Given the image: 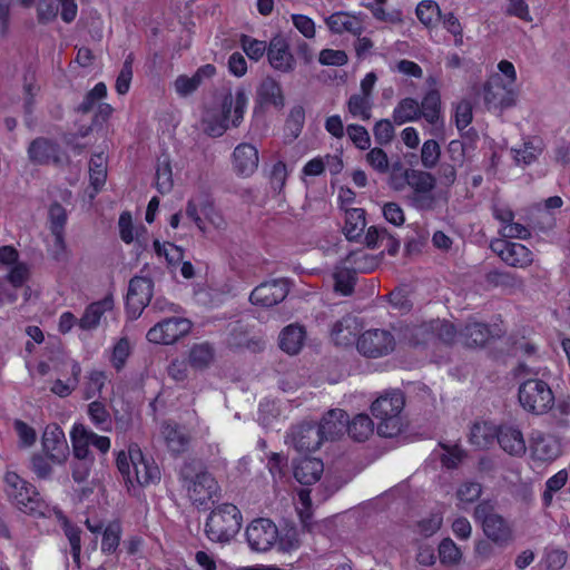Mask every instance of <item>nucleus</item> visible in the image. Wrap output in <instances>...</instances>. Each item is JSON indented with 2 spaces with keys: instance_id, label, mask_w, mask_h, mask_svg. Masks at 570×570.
Segmentation results:
<instances>
[{
  "instance_id": "20",
  "label": "nucleus",
  "mask_w": 570,
  "mask_h": 570,
  "mask_svg": "<svg viewBox=\"0 0 570 570\" xmlns=\"http://www.w3.org/2000/svg\"><path fill=\"white\" fill-rule=\"evenodd\" d=\"M57 371L60 375L68 377L65 381L57 379L52 383L50 391L59 397H67L76 390L79 384L81 366L78 361L66 357L57 367Z\"/></svg>"
},
{
  "instance_id": "2",
  "label": "nucleus",
  "mask_w": 570,
  "mask_h": 570,
  "mask_svg": "<svg viewBox=\"0 0 570 570\" xmlns=\"http://www.w3.org/2000/svg\"><path fill=\"white\" fill-rule=\"evenodd\" d=\"M3 483L8 499L21 512L32 517L49 518L57 514L60 518L61 511L43 500L37 489L14 471L4 473Z\"/></svg>"
},
{
  "instance_id": "29",
  "label": "nucleus",
  "mask_w": 570,
  "mask_h": 570,
  "mask_svg": "<svg viewBox=\"0 0 570 570\" xmlns=\"http://www.w3.org/2000/svg\"><path fill=\"white\" fill-rule=\"evenodd\" d=\"M346 422L347 414L343 410L328 411L317 425L323 440H334L340 436L345 431Z\"/></svg>"
},
{
  "instance_id": "18",
  "label": "nucleus",
  "mask_w": 570,
  "mask_h": 570,
  "mask_svg": "<svg viewBox=\"0 0 570 570\" xmlns=\"http://www.w3.org/2000/svg\"><path fill=\"white\" fill-rule=\"evenodd\" d=\"M28 158L35 165L63 164L66 157L59 146L51 139L39 137L28 147Z\"/></svg>"
},
{
  "instance_id": "51",
  "label": "nucleus",
  "mask_w": 570,
  "mask_h": 570,
  "mask_svg": "<svg viewBox=\"0 0 570 570\" xmlns=\"http://www.w3.org/2000/svg\"><path fill=\"white\" fill-rule=\"evenodd\" d=\"M373 430V421L366 414H357L347 426L350 436L358 442L368 439V436L372 435Z\"/></svg>"
},
{
  "instance_id": "22",
  "label": "nucleus",
  "mask_w": 570,
  "mask_h": 570,
  "mask_svg": "<svg viewBox=\"0 0 570 570\" xmlns=\"http://www.w3.org/2000/svg\"><path fill=\"white\" fill-rule=\"evenodd\" d=\"M233 169L238 176L249 177L258 168L259 153L256 146L242 142L237 145L232 155Z\"/></svg>"
},
{
  "instance_id": "52",
  "label": "nucleus",
  "mask_w": 570,
  "mask_h": 570,
  "mask_svg": "<svg viewBox=\"0 0 570 570\" xmlns=\"http://www.w3.org/2000/svg\"><path fill=\"white\" fill-rule=\"evenodd\" d=\"M438 551L440 562L445 567L458 566L463 558L461 549L450 538H444L440 542Z\"/></svg>"
},
{
  "instance_id": "19",
  "label": "nucleus",
  "mask_w": 570,
  "mask_h": 570,
  "mask_svg": "<svg viewBox=\"0 0 570 570\" xmlns=\"http://www.w3.org/2000/svg\"><path fill=\"white\" fill-rule=\"evenodd\" d=\"M287 294V282L285 279H273L256 286L249 298L254 305L269 307L282 302Z\"/></svg>"
},
{
  "instance_id": "46",
  "label": "nucleus",
  "mask_w": 570,
  "mask_h": 570,
  "mask_svg": "<svg viewBox=\"0 0 570 570\" xmlns=\"http://www.w3.org/2000/svg\"><path fill=\"white\" fill-rule=\"evenodd\" d=\"M498 430L491 422H476L471 429L470 441L478 448H485L497 439Z\"/></svg>"
},
{
  "instance_id": "7",
  "label": "nucleus",
  "mask_w": 570,
  "mask_h": 570,
  "mask_svg": "<svg viewBox=\"0 0 570 570\" xmlns=\"http://www.w3.org/2000/svg\"><path fill=\"white\" fill-rule=\"evenodd\" d=\"M186 215L203 234H208L212 229L222 230L226 226L224 216L215 208L210 195L205 190L195 194L187 202Z\"/></svg>"
},
{
  "instance_id": "33",
  "label": "nucleus",
  "mask_w": 570,
  "mask_h": 570,
  "mask_svg": "<svg viewBox=\"0 0 570 570\" xmlns=\"http://www.w3.org/2000/svg\"><path fill=\"white\" fill-rule=\"evenodd\" d=\"M497 439L501 448L512 455H521L527 450L521 431L514 426H501L498 430Z\"/></svg>"
},
{
  "instance_id": "9",
  "label": "nucleus",
  "mask_w": 570,
  "mask_h": 570,
  "mask_svg": "<svg viewBox=\"0 0 570 570\" xmlns=\"http://www.w3.org/2000/svg\"><path fill=\"white\" fill-rule=\"evenodd\" d=\"M181 479L188 498L197 507L206 505L218 493L216 480L206 471L200 470L190 475V468L185 466L181 470Z\"/></svg>"
},
{
  "instance_id": "54",
  "label": "nucleus",
  "mask_w": 570,
  "mask_h": 570,
  "mask_svg": "<svg viewBox=\"0 0 570 570\" xmlns=\"http://www.w3.org/2000/svg\"><path fill=\"white\" fill-rule=\"evenodd\" d=\"M108 381L107 374L100 370H92L86 376L83 397L91 400L100 395L102 389Z\"/></svg>"
},
{
  "instance_id": "14",
  "label": "nucleus",
  "mask_w": 570,
  "mask_h": 570,
  "mask_svg": "<svg viewBox=\"0 0 570 570\" xmlns=\"http://www.w3.org/2000/svg\"><path fill=\"white\" fill-rule=\"evenodd\" d=\"M491 248L509 266L527 268L533 263V253L523 244L497 239Z\"/></svg>"
},
{
  "instance_id": "34",
  "label": "nucleus",
  "mask_w": 570,
  "mask_h": 570,
  "mask_svg": "<svg viewBox=\"0 0 570 570\" xmlns=\"http://www.w3.org/2000/svg\"><path fill=\"white\" fill-rule=\"evenodd\" d=\"M160 435L171 453L179 454L186 451L189 438L181 429L171 422H164L160 428Z\"/></svg>"
},
{
  "instance_id": "8",
  "label": "nucleus",
  "mask_w": 570,
  "mask_h": 570,
  "mask_svg": "<svg viewBox=\"0 0 570 570\" xmlns=\"http://www.w3.org/2000/svg\"><path fill=\"white\" fill-rule=\"evenodd\" d=\"M474 518L482 524L485 537L500 547H505L513 540V531L509 522L494 512V505L482 501L474 510Z\"/></svg>"
},
{
  "instance_id": "40",
  "label": "nucleus",
  "mask_w": 570,
  "mask_h": 570,
  "mask_svg": "<svg viewBox=\"0 0 570 570\" xmlns=\"http://www.w3.org/2000/svg\"><path fill=\"white\" fill-rule=\"evenodd\" d=\"M366 227L365 210L362 208H346L345 224L343 232L347 239L355 240L360 238Z\"/></svg>"
},
{
  "instance_id": "32",
  "label": "nucleus",
  "mask_w": 570,
  "mask_h": 570,
  "mask_svg": "<svg viewBox=\"0 0 570 570\" xmlns=\"http://www.w3.org/2000/svg\"><path fill=\"white\" fill-rule=\"evenodd\" d=\"M200 128L205 134L212 137H220L229 129L225 116L215 102L205 108L200 119Z\"/></svg>"
},
{
  "instance_id": "5",
  "label": "nucleus",
  "mask_w": 570,
  "mask_h": 570,
  "mask_svg": "<svg viewBox=\"0 0 570 570\" xmlns=\"http://www.w3.org/2000/svg\"><path fill=\"white\" fill-rule=\"evenodd\" d=\"M118 470L128 482H137L146 487L160 481L161 473L151 456H147L137 445H131L128 453L121 452L117 456Z\"/></svg>"
},
{
  "instance_id": "28",
  "label": "nucleus",
  "mask_w": 570,
  "mask_h": 570,
  "mask_svg": "<svg viewBox=\"0 0 570 570\" xmlns=\"http://www.w3.org/2000/svg\"><path fill=\"white\" fill-rule=\"evenodd\" d=\"M327 28L337 35L348 32L360 36L363 32V22L360 17L347 12H335L325 19Z\"/></svg>"
},
{
  "instance_id": "58",
  "label": "nucleus",
  "mask_w": 570,
  "mask_h": 570,
  "mask_svg": "<svg viewBox=\"0 0 570 570\" xmlns=\"http://www.w3.org/2000/svg\"><path fill=\"white\" fill-rule=\"evenodd\" d=\"M387 0H370L365 7L371 10L373 17L383 22L399 23L402 21V13L400 11H385L383 4Z\"/></svg>"
},
{
  "instance_id": "12",
  "label": "nucleus",
  "mask_w": 570,
  "mask_h": 570,
  "mask_svg": "<svg viewBox=\"0 0 570 570\" xmlns=\"http://www.w3.org/2000/svg\"><path fill=\"white\" fill-rule=\"evenodd\" d=\"M230 127H238L244 119L248 97L243 88L218 95L214 101Z\"/></svg>"
},
{
  "instance_id": "3",
  "label": "nucleus",
  "mask_w": 570,
  "mask_h": 570,
  "mask_svg": "<svg viewBox=\"0 0 570 570\" xmlns=\"http://www.w3.org/2000/svg\"><path fill=\"white\" fill-rule=\"evenodd\" d=\"M549 372L543 371L541 376L534 373L522 382L518 387V400L521 407L531 414L543 415L554 406L556 397L551 385L548 383Z\"/></svg>"
},
{
  "instance_id": "10",
  "label": "nucleus",
  "mask_w": 570,
  "mask_h": 570,
  "mask_svg": "<svg viewBox=\"0 0 570 570\" xmlns=\"http://www.w3.org/2000/svg\"><path fill=\"white\" fill-rule=\"evenodd\" d=\"M357 351L366 357H382L395 347L394 336L386 330H368L361 334L357 340Z\"/></svg>"
},
{
  "instance_id": "55",
  "label": "nucleus",
  "mask_w": 570,
  "mask_h": 570,
  "mask_svg": "<svg viewBox=\"0 0 570 570\" xmlns=\"http://www.w3.org/2000/svg\"><path fill=\"white\" fill-rule=\"evenodd\" d=\"M295 507H296L297 514L301 519V522L303 524V528L309 530L313 512H312L311 491L308 489H301L297 491Z\"/></svg>"
},
{
  "instance_id": "38",
  "label": "nucleus",
  "mask_w": 570,
  "mask_h": 570,
  "mask_svg": "<svg viewBox=\"0 0 570 570\" xmlns=\"http://www.w3.org/2000/svg\"><path fill=\"white\" fill-rule=\"evenodd\" d=\"M89 179L94 188L90 198H94L106 184L107 180V157L104 153L95 154L89 161Z\"/></svg>"
},
{
  "instance_id": "11",
  "label": "nucleus",
  "mask_w": 570,
  "mask_h": 570,
  "mask_svg": "<svg viewBox=\"0 0 570 570\" xmlns=\"http://www.w3.org/2000/svg\"><path fill=\"white\" fill-rule=\"evenodd\" d=\"M278 529L269 519L253 520L246 528V540L249 548L256 552H266L275 547Z\"/></svg>"
},
{
  "instance_id": "62",
  "label": "nucleus",
  "mask_w": 570,
  "mask_h": 570,
  "mask_svg": "<svg viewBox=\"0 0 570 570\" xmlns=\"http://www.w3.org/2000/svg\"><path fill=\"white\" fill-rule=\"evenodd\" d=\"M426 325H429V322L406 327L403 332V338L412 346L426 345L434 342V332L424 333L419 331V328Z\"/></svg>"
},
{
  "instance_id": "61",
  "label": "nucleus",
  "mask_w": 570,
  "mask_h": 570,
  "mask_svg": "<svg viewBox=\"0 0 570 570\" xmlns=\"http://www.w3.org/2000/svg\"><path fill=\"white\" fill-rule=\"evenodd\" d=\"M482 489L478 482H464L456 490L459 508L464 509L465 505L475 502L481 495Z\"/></svg>"
},
{
  "instance_id": "47",
  "label": "nucleus",
  "mask_w": 570,
  "mask_h": 570,
  "mask_svg": "<svg viewBox=\"0 0 570 570\" xmlns=\"http://www.w3.org/2000/svg\"><path fill=\"white\" fill-rule=\"evenodd\" d=\"M87 414L91 423L102 432L112 430V419L106 405L100 401H92L87 406Z\"/></svg>"
},
{
  "instance_id": "49",
  "label": "nucleus",
  "mask_w": 570,
  "mask_h": 570,
  "mask_svg": "<svg viewBox=\"0 0 570 570\" xmlns=\"http://www.w3.org/2000/svg\"><path fill=\"white\" fill-rule=\"evenodd\" d=\"M542 151V141L532 138L524 141L519 148H513L512 154L517 164L529 165L537 159Z\"/></svg>"
},
{
  "instance_id": "17",
  "label": "nucleus",
  "mask_w": 570,
  "mask_h": 570,
  "mask_svg": "<svg viewBox=\"0 0 570 570\" xmlns=\"http://www.w3.org/2000/svg\"><path fill=\"white\" fill-rule=\"evenodd\" d=\"M42 449L53 463H65L69 454V446L59 425L53 423L46 426L42 434Z\"/></svg>"
},
{
  "instance_id": "24",
  "label": "nucleus",
  "mask_w": 570,
  "mask_h": 570,
  "mask_svg": "<svg viewBox=\"0 0 570 570\" xmlns=\"http://www.w3.org/2000/svg\"><path fill=\"white\" fill-rule=\"evenodd\" d=\"M530 450L532 456L540 461H553L561 454V445L559 440L540 431L531 434Z\"/></svg>"
},
{
  "instance_id": "35",
  "label": "nucleus",
  "mask_w": 570,
  "mask_h": 570,
  "mask_svg": "<svg viewBox=\"0 0 570 570\" xmlns=\"http://www.w3.org/2000/svg\"><path fill=\"white\" fill-rule=\"evenodd\" d=\"M360 331L358 323L355 317L346 316L334 324L331 331V337L336 345H351Z\"/></svg>"
},
{
  "instance_id": "26",
  "label": "nucleus",
  "mask_w": 570,
  "mask_h": 570,
  "mask_svg": "<svg viewBox=\"0 0 570 570\" xmlns=\"http://www.w3.org/2000/svg\"><path fill=\"white\" fill-rule=\"evenodd\" d=\"M256 104L261 107L282 109L284 95L281 83L272 77L264 78L256 89Z\"/></svg>"
},
{
  "instance_id": "31",
  "label": "nucleus",
  "mask_w": 570,
  "mask_h": 570,
  "mask_svg": "<svg viewBox=\"0 0 570 570\" xmlns=\"http://www.w3.org/2000/svg\"><path fill=\"white\" fill-rule=\"evenodd\" d=\"M323 471V462L315 458H302L294 465V476L304 485H309L318 481Z\"/></svg>"
},
{
  "instance_id": "1",
  "label": "nucleus",
  "mask_w": 570,
  "mask_h": 570,
  "mask_svg": "<svg viewBox=\"0 0 570 570\" xmlns=\"http://www.w3.org/2000/svg\"><path fill=\"white\" fill-rule=\"evenodd\" d=\"M517 79L514 65L503 59L498 62L495 68L488 71L487 79L482 85L473 88V96L488 110L502 112L518 102Z\"/></svg>"
},
{
  "instance_id": "16",
  "label": "nucleus",
  "mask_w": 570,
  "mask_h": 570,
  "mask_svg": "<svg viewBox=\"0 0 570 570\" xmlns=\"http://www.w3.org/2000/svg\"><path fill=\"white\" fill-rule=\"evenodd\" d=\"M409 187L413 191V200L420 208H430L433 203L431 195L435 187L432 174L419 169H407Z\"/></svg>"
},
{
  "instance_id": "41",
  "label": "nucleus",
  "mask_w": 570,
  "mask_h": 570,
  "mask_svg": "<svg viewBox=\"0 0 570 570\" xmlns=\"http://www.w3.org/2000/svg\"><path fill=\"white\" fill-rule=\"evenodd\" d=\"M90 430L83 424H73L70 439L72 443L73 454L77 459L87 461L90 455L91 446Z\"/></svg>"
},
{
  "instance_id": "59",
  "label": "nucleus",
  "mask_w": 570,
  "mask_h": 570,
  "mask_svg": "<svg viewBox=\"0 0 570 570\" xmlns=\"http://www.w3.org/2000/svg\"><path fill=\"white\" fill-rule=\"evenodd\" d=\"M417 19L426 27L432 26L441 17L439 4L432 0H423L416 7Z\"/></svg>"
},
{
  "instance_id": "43",
  "label": "nucleus",
  "mask_w": 570,
  "mask_h": 570,
  "mask_svg": "<svg viewBox=\"0 0 570 570\" xmlns=\"http://www.w3.org/2000/svg\"><path fill=\"white\" fill-rule=\"evenodd\" d=\"M118 228L119 236L124 243L131 244L136 240L138 244L144 245L142 236L146 233V228L144 226H135L129 212L120 214Z\"/></svg>"
},
{
  "instance_id": "15",
  "label": "nucleus",
  "mask_w": 570,
  "mask_h": 570,
  "mask_svg": "<svg viewBox=\"0 0 570 570\" xmlns=\"http://www.w3.org/2000/svg\"><path fill=\"white\" fill-rule=\"evenodd\" d=\"M153 295V283L147 277H134L129 282L126 297L127 313L131 318H137L148 305Z\"/></svg>"
},
{
  "instance_id": "23",
  "label": "nucleus",
  "mask_w": 570,
  "mask_h": 570,
  "mask_svg": "<svg viewBox=\"0 0 570 570\" xmlns=\"http://www.w3.org/2000/svg\"><path fill=\"white\" fill-rule=\"evenodd\" d=\"M269 65L278 71L289 72L295 68L296 61L289 50V45L283 37H274L267 49Z\"/></svg>"
},
{
  "instance_id": "48",
  "label": "nucleus",
  "mask_w": 570,
  "mask_h": 570,
  "mask_svg": "<svg viewBox=\"0 0 570 570\" xmlns=\"http://www.w3.org/2000/svg\"><path fill=\"white\" fill-rule=\"evenodd\" d=\"M421 117V108L413 98L402 99L393 110V120L397 125L415 121Z\"/></svg>"
},
{
  "instance_id": "30",
  "label": "nucleus",
  "mask_w": 570,
  "mask_h": 570,
  "mask_svg": "<svg viewBox=\"0 0 570 570\" xmlns=\"http://www.w3.org/2000/svg\"><path fill=\"white\" fill-rule=\"evenodd\" d=\"M114 308V299L111 296L91 303L86 309L82 317L78 322V326L83 331H92L98 327L104 314Z\"/></svg>"
},
{
  "instance_id": "36",
  "label": "nucleus",
  "mask_w": 570,
  "mask_h": 570,
  "mask_svg": "<svg viewBox=\"0 0 570 570\" xmlns=\"http://www.w3.org/2000/svg\"><path fill=\"white\" fill-rule=\"evenodd\" d=\"M440 106L441 97L438 90H430L420 104L421 116L435 129L443 126Z\"/></svg>"
},
{
  "instance_id": "6",
  "label": "nucleus",
  "mask_w": 570,
  "mask_h": 570,
  "mask_svg": "<svg viewBox=\"0 0 570 570\" xmlns=\"http://www.w3.org/2000/svg\"><path fill=\"white\" fill-rule=\"evenodd\" d=\"M242 527V514L238 508L224 503L215 508L206 522V534L210 541L228 542Z\"/></svg>"
},
{
  "instance_id": "60",
  "label": "nucleus",
  "mask_w": 570,
  "mask_h": 570,
  "mask_svg": "<svg viewBox=\"0 0 570 570\" xmlns=\"http://www.w3.org/2000/svg\"><path fill=\"white\" fill-rule=\"evenodd\" d=\"M174 186L171 166L167 159L158 163L156 170V187L159 193L167 194Z\"/></svg>"
},
{
  "instance_id": "4",
  "label": "nucleus",
  "mask_w": 570,
  "mask_h": 570,
  "mask_svg": "<svg viewBox=\"0 0 570 570\" xmlns=\"http://www.w3.org/2000/svg\"><path fill=\"white\" fill-rule=\"evenodd\" d=\"M404 404V394L400 390L386 391L372 403L371 412L379 421L377 432L380 435L393 438L402 431Z\"/></svg>"
},
{
  "instance_id": "37",
  "label": "nucleus",
  "mask_w": 570,
  "mask_h": 570,
  "mask_svg": "<svg viewBox=\"0 0 570 570\" xmlns=\"http://www.w3.org/2000/svg\"><path fill=\"white\" fill-rule=\"evenodd\" d=\"M420 332H434V342L440 341L443 344L451 345L454 343H461L460 333H458L455 326L445 320H433L429 322V325L419 328Z\"/></svg>"
},
{
  "instance_id": "21",
  "label": "nucleus",
  "mask_w": 570,
  "mask_h": 570,
  "mask_svg": "<svg viewBox=\"0 0 570 570\" xmlns=\"http://www.w3.org/2000/svg\"><path fill=\"white\" fill-rule=\"evenodd\" d=\"M323 441L318 426L307 423L292 429L286 442L298 452H312L316 451Z\"/></svg>"
},
{
  "instance_id": "39",
  "label": "nucleus",
  "mask_w": 570,
  "mask_h": 570,
  "mask_svg": "<svg viewBox=\"0 0 570 570\" xmlns=\"http://www.w3.org/2000/svg\"><path fill=\"white\" fill-rule=\"evenodd\" d=\"M491 336L490 328L479 322H469L460 332L461 344L465 346H482Z\"/></svg>"
},
{
  "instance_id": "50",
  "label": "nucleus",
  "mask_w": 570,
  "mask_h": 570,
  "mask_svg": "<svg viewBox=\"0 0 570 570\" xmlns=\"http://www.w3.org/2000/svg\"><path fill=\"white\" fill-rule=\"evenodd\" d=\"M373 99L372 96H364L361 94L352 95L347 101L348 112L354 118L361 120H368L372 115Z\"/></svg>"
},
{
  "instance_id": "63",
  "label": "nucleus",
  "mask_w": 570,
  "mask_h": 570,
  "mask_svg": "<svg viewBox=\"0 0 570 570\" xmlns=\"http://www.w3.org/2000/svg\"><path fill=\"white\" fill-rule=\"evenodd\" d=\"M132 63H134V56L132 53H129L121 67V70L116 79V91L119 95H126L130 89V83L132 79Z\"/></svg>"
},
{
  "instance_id": "44",
  "label": "nucleus",
  "mask_w": 570,
  "mask_h": 570,
  "mask_svg": "<svg viewBox=\"0 0 570 570\" xmlns=\"http://www.w3.org/2000/svg\"><path fill=\"white\" fill-rule=\"evenodd\" d=\"M304 532L295 525H286L278 531L275 547L284 553H292L298 550L303 542Z\"/></svg>"
},
{
  "instance_id": "53",
  "label": "nucleus",
  "mask_w": 570,
  "mask_h": 570,
  "mask_svg": "<svg viewBox=\"0 0 570 570\" xmlns=\"http://www.w3.org/2000/svg\"><path fill=\"white\" fill-rule=\"evenodd\" d=\"M154 248L157 256L164 257L173 269L178 267L184 259L183 249L170 242L160 243L159 240H155Z\"/></svg>"
},
{
  "instance_id": "25",
  "label": "nucleus",
  "mask_w": 570,
  "mask_h": 570,
  "mask_svg": "<svg viewBox=\"0 0 570 570\" xmlns=\"http://www.w3.org/2000/svg\"><path fill=\"white\" fill-rule=\"evenodd\" d=\"M493 215L501 223L500 234L504 238L525 239L530 236L528 227L513 222L514 214L508 206L495 205L493 207Z\"/></svg>"
},
{
  "instance_id": "13",
  "label": "nucleus",
  "mask_w": 570,
  "mask_h": 570,
  "mask_svg": "<svg viewBox=\"0 0 570 570\" xmlns=\"http://www.w3.org/2000/svg\"><path fill=\"white\" fill-rule=\"evenodd\" d=\"M191 324L187 318L171 317L158 322L147 332V340L154 344L169 345L189 333Z\"/></svg>"
},
{
  "instance_id": "45",
  "label": "nucleus",
  "mask_w": 570,
  "mask_h": 570,
  "mask_svg": "<svg viewBox=\"0 0 570 570\" xmlns=\"http://www.w3.org/2000/svg\"><path fill=\"white\" fill-rule=\"evenodd\" d=\"M215 358V351L208 343H198L190 347L188 352V363L197 371H203L210 366Z\"/></svg>"
},
{
  "instance_id": "27",
  "label": "nucleus",
  "mask_w": 570,
  "mask_h": 570,
  "mask_svg": "<svg viewBox=\"0 0 570 570\" xmlns=\"http://www.w3.org/2000/svg\"><path fill=\"white\" fill-rule=\"evenodd\" d=\"M216 72L213 65H205L197 69L193 76L181 75L174 82L175 91L180 97L193 94L203 82L204 79L212 78Z\"/></svg>"
},
{
  "instance_id": "42",
  "label": "nucleus",
  "mask_w": 570,
  "mask_h": 570,
  "mask_svg": "<svg viewBox=\"0 0 570 570\" xmlns=\"http://www.w3.org/2000/svg\"><path fill=\"white\" fill-rule=\"evenodd\" d=\"M305 331L302 326L291 324L279 335V346L288 354H297L304 343Z\"/></svg>"
},
{
  "instance_id": "64",
  "label": "nucleus",
  "mask_w": 570,
  "mask_h": 570,
  "mask_svg": "<svg viewBox=\"0 0 570 570\" xmlns=\"http://www.w3.org/2000/svg\"><path fill=\"white\" fill-rule=\"evenodd\" d=\"M442 523L443 514L441 512H434L417 521L416 531L419 534L428 538L436 533L440 530Z\"/></svg>"
},
{
  "instance_id": "56",
  "label": "nucleus",
  "mask_w": 570,
  "mask_h": 570,
  "mask_svg": "<svg viewBox=\"0 0 570 570\" xmlns=\"http://www.w3.org/2000/svg\"><path fill=\"white\" fill-rule=\"evenodd\" d=\"M130 353L131 347L129 341L126 337H121L111 347L109 362L117 371H120L125 366Z\"/></svg>"
},
{
  "instance_id": "57",
  "label": "nucleus",
  "mask_w": 570,
  "mask_h": 570,
  "mask_svg": "<svg viewBox=\"0 0 570 570\" xmlns=\"http://www.w3.org/2000/svg\"><path fill=\"white\" fill-rule=\"evenodd\" d=\"M568 481L567 470H560L546 482V490L542 494V502L546 507L552 503L553 495L561 490Z\"/></svg>"
}]
</instances>
